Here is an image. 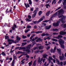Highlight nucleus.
<instances>
[{"label":"nucleus","mask_w":66,"mask_h":66,"mask_svg":"<svg viewBox=\"0 0 66 66\" xmlns=\"http://www.w3.org/2000/svg\"><path fill=\"white\" fill-rule=\"evenodd\" d=\"M26 44H27V43L26 42L23 43L22 44V45H21V46L22 47L23 46H25V45H26Z\"/></svg>","instance_id":"nucleus-26"},{"label":"nucleus","mask_w":66,"mask_h":66,"mask_svg":"<svg viewBox=\"0 0 66 66\" xmlns=\"http://www.w3.org/2000/svg\"><path fill=\"white\" fill-rule=\"evenodd\" d=\"M29 19H31V16L30 15H29L28 16Z\"/></svg>","instance_id":"nucleus-56"},{"label":"nucleus","mask_w":66,"mask_h":66,"mask_svg":"<svg viewBox=\"0 0 66 66\" xmlns=\"http://www.w3.org/2000/svg\"><path fill=\"white\" fill-rule=\"evenodd\" d=\"M35 35H33L30 38V39H32Z\"/></svg>","instance_id":"nucleus-44"},{"label":"nucleus","mask_w":66,"mask_h":66,"mask_svg":"<svg viewBox=\"0 0 66 66\" xmlns=\"http://www.w3.org/2000/svg\"><path fill=\"white\" fill-rule=\"evenodd\" d=\"M13 56V59L12 62V64H11V66H14V65H15V60H16L17 59V56H15V54H14Z\"/></svg>","instance_id":"nucleus-3"},{"label":"nucleus","mask_w":66,"mask_h":66,"mask_svg":"<svg viewBox=\"0 0 66 66\" xmlns=\"http://www.w3.org/2000/svg\"><path fill=\"white\" fill-rule=\"evenodd\" d=\"M41 35L42 36H45V34L43 33Z\"/></svg>","instance_id":"nucleus-51"},{"label":"nucleus","mask_w":66,"mask_h":66,"mask_svg":"<svg viewBox=\"0 0 66 66\" xmlns=\"http://www.w3.org/2000/svg\"><path fill=\"white\" fill-rule=\"evenodd\" d=\"M36 60H35V61H34V62L33 63V66H36Z\"/></svg>","instance_id":"nucleus-36"},{"label":"nucleus","mask_w":66,"mask_h":66,"mask_svg":"<svg viewBox=\"0 0 66 66\" xmlns=\"http://www.w3.org/2000/svg\"><path fill=\"white\" fill-rule=\"evenodd\" d=\"M56 62L58 63V65H60V66H63V62H60V61L58 59H56Z\"/></svg>","instance_id":"nucleus-6"},{"label":"nucleus","mask_w":66,"mask_h":66,"mask_svg":"<svg viewBox=\"0 0 66 66\" xmlns=\"http://www.w3.org/2000/svg\"><path fill=\"white\" fill-rule=\"evenodd\" d=\"M33 13L34 14H35L36 15V14H37V11H36L35 10L34 11Z\"/></svg>","instance_id":"nucleus-53"},{"label":"nucleus","mask_w":66,"mask_h":66,"mask_svg":"<svg viewBox=\"0 0 66 66\" xmlns=\"http://www.w3.org/2000/svg\"><path fill=\"white\" fill-rule=\"evenodd\" d=\"M36 44V43H35V41H34L32 43V46H33L35 44Z\"/></svg>","instance_id":"nucleus-55"},{"label":"nucleus","mask_w":66,"mask_h":66,"mask_svg":"<svg viewBox=\"0 0 66 66\" xmlns=\"http://www.w3.org/2000/svg\"><path fill=\"white\" fill-rule=\"evenodd\" d=\"M1 54V55L2 54L3 56H5V55H6V54H5V52H2V53Z\"/></svg>","instance_id":"nucleus-38"},{"label":"nucleus","mask_w":66,"mask_h":66,"mask_svg":"<svg viewBox=\"0 0 66 66\" xmlns=\"http://www.w3.org/2000/svg\"><path fill=\"white\" fill-rule=\"evenodd\" d=\"M30 40H31V41L32 40L31 42H34L35 40V38H34L32 39H30Z\"/></svg>","instance_id":"nucleus-49"},{"label":"nucleus","mask_w":66,"mask_h":66,"mask_svg":"<svg viewBox=\"0 0 66 66\" xmlns=\"http://www.w3.org/2000/svg\"><path fill=\"white\" fill-rule=\"evenodd\" d=\"M24 51L25 52H28L27 53H29V52H31V51H30V50H29L27 49L25 50H24Z\"/></svg>","instance_id":"nucleus-17"},{"label":"nucleus","mask_w":66,"mask_h":66,"mask_svg":"<svg viewBox=\"0 0 66 66\" xmlns=\"http://www.w3.org/2000/svg\"><path fill=\"white\" fill-rule=\"evenodd\" d=\"M66 64V61H65V62H64V63H63V65L64 66H65V65Z\"/></svg>","instance_id":"nucleus-61"},{"label":"nucleus","mask_w":66,"mask_h":66,"mask_svg":"<svg viewBox=\"0 0 66 66\" xmlns=\"http://www.w3.org/2000/svg\"><path fill=\"white\" fill-rule=\"evenodd\" d=\"M51 44V43L50 42H48V44H45V46H48Z\"/></svg>","instance_id":"nucleus-33"},{"label":"nucleus","mask_w":66,"mask_h":66,"mask_svg":"<svg viewBox=\"0 0 66 66\" xmlns=\"http://www.w3.org/2000/svg\"><path fill=\"white\" fill-rule=\"evenodd\" d=\"M61 8V7H58L57 9H56L55 10V11H57L59 10H60V9Z\"/></svg>","instance_id":"nucleus-54"},{"label":"nucleus","mask_w":66,"mask_h":66,"mask_svg":"<svg viewBox=\"0 0 66 66\" xmlns=\"http://www.w3.org/2000/svg\"><path fill=\"white\" fill-rule=\"evenodd\" d=\"M36 32H34V31H31V34H32V33H36Z\"/></svg>","instance_id":"nucleus-59"},{"label":"nucleus","mask_w":66,"mask_h":66,"mask_svg":"<svg viewBox=\"0 0 66 66\" xmlns=\"http://www.w3.org/2000/svg\"><path fill=\"white\" fill-rule=\"evenodd\" d=\"M26 57H27L26 59V61H27L28 60V59H29L30 58V56L29 55H26Z\"/></svg>","instance_id":"nucleus-32"},{"label":"nucleus","mask_w":66,"mask_h":66,"mask_svg":"<svg viewBox=\"0 0 66 66\" xmlns=\"http://www.w3.org/2000/svg\"><path fill=\"white\" fill-rule=\"evenodd\" d=\"M59 59L61 61H63L64 59V57H62L61 56H59Z\"/></svg>","instance_id":"nucleus-19"},{"label":"nucleus","mask_w":66,"mask_h":66,"mask_svg":"<svg viewBox=\"0 0 66 66\" xmlns=\"http://www.w3.org/2000/svg\"><path fill=\"white\" fill-rule=\"evenodd\" d=\"M58 31V29H56L53 28L52 29V31Z\"/></svg>","instance_id":"nucleus-43"},{"label":"nucleus","mask_w":66,"mask_h":66,"mask_svg":"<svg viewBox=\"0 0 66 66\" xmlns=\"http://www.w3.org/2000/svg\"><path fill=\"white\" fill-rule=\"evenodd\" d=\"M64 1L63 3V4L64 6V10H66V0H64Z\"/></svg>","instance_id":"nucleus-7"},{"label":"nucleus","mask_w":66,"mask_h":66,"mask_svg":"<svg viewBox=\"0 0 66 66\" xmlns=\"http://www.w3.org/2000/svg\"><path fill=\"white\" fill-rule=\"evenodd\" d=\"M48 60H53V59L52 57H49Z\"/></svg>","instance_id":"nucleus-48"},{"label":"nucleus","mask_w":66,"mask_h":66,"mask_svg":"<svg viewBox=\"0 0 66 66\" xmlns=\"http://www.w3.org/2000/svg\"><path fill=\"white\" fill-rule=\"evenodd\" d=\"M28 55V54H23L22 55H20V56H19L18 57V58H20V57H21V56H23V55Z\"/></svg>","instance_id":"nucleus-22"},{"label":"nucleus","mask_w":66,"mask_h":66,"mask_svg":"<svg viewBox=\"0 0 66 66\" xmlns=\"http://www.w3.org/2000/svg\"><path fill=\"white\" fill-rule=\"evenodd\" d=\"M31 47V44L29 45H28L27 46H26V49H28L29 50H30V49Z\"/></svg>","instance_id":"nucleus-10"},{"label":"nucleus","mask_w":66,"mask_h":66,"mask_svg":"<svg viewBox=\"0 0 66 66\" xmlns=\"http://www.w3.org/2000/svg\"><path fill=\"white\" fill-rule=\"evenodd\" d=\"M39 52H40L41 53H43V52H44V50H42L41 51H39Z\"/></svg>","instance_id":"nucleus-63"},{"label":"nucleus","mask_w":66,"mask_h":66,"mask_svg":"<svg viewBox=\"0 0 66 66\" xmlns=\"http://www.w3.org/2000/svg\"><path fill=\"white\" fill-rule=\"evenodd\" d=\"M58 33H54L53 34V35H58Z\"/></svg>","instance_id":"nucleus-58"},{"label":"nucleus","mask_w":66,"mask_h":66,"mask_svg":"<svg viewBox=\"0 0 66 66\" xmlns=\"http://www.w3.org/2000/svg\"><path fill=\"white\" fill-rule=\"evenodd\" d=\"M12 43H15V44H17V40H16L14 41V40L13 39H11V41H10Z\"/></svg>","instance_id":"nucleus-11"},{"label":"nucleus","mask_w":66,"mask_h":66,"mask_svg":"<svg viewBox=\"0 0 66 66\" xmlns=\"http://www.w3.org/2000/svg\"><path fill=\"white\" fill-rule=\"evenodd\" d=\"M60 35H64L66 34V32H64V31H61L60 32Z\"/></svg>","instance_id":"nucleus-8"},{"label":"nucleus","mask_w":66,"mask_h":66,"mask_svg":"<svg viewBox=\"0 0 66 66\" xmlns=\"http://www.w3.org/2000/svg\"><path fill=\"white\" fill-rule=\"evenodd\" d=\"M28 1L29 2V4H30V5H31L32 4V1L31 0H28Z\"/></svg>","instance_id":"nucleus-37"},{"label":"nucleus","mask_w":66,"mask_h":66,"mask_svg":"<svg viewBox=\"0 0 66 66\" xmlns=\"http://www.w3.org/2000/svg\"><path fill=\"white\" fill-rule=\"evenodd\" d=\"M45 16H44L42 17L41 18H40L39 20V21H40V22H41V21H42L43 19H45Z\"/></svg>","instance_id":"nucleus-16"},{"label":"nucleus","mask_w":66,"mask_h":66,"mask_svg":"<svg viewBox=\"0 0 66 66\" xmlns=\"http://www.w3.org/2000/svg\"><path fill=\"white\" fill-rule=\"evenodd\" d=\"M27 28H28V29H30V28H31V26L29 25H28L27 27Z\"/></svg>","instance_id":"nucleus-52"},{"label":"nucleus","mask_w":66,"mask_h":66,"mask_svg":"<svg viewBox=\"0 0 66 66\" xmlns=\"http://www.w3.org/2000/svg\"><path fill=\"white\" fill-rule=\"evenodd\" d=\"M53 26L54 27H57L59 26V21H57L56 23L54 22L53 24Z\"/></svg>","instance_id":"nucleus-4"},{"label":"nucleus","mask_w":66,"mask_h":66,"mask_svg":"<svg viewBox=\"0 0 66 66\" xmlns=\"http://www.w3.org/2000/svg\"><path fill=\"white\" fill-rule=\"evenodd\" d=\"M24 4L26 7L27 8H28V7H30V5H29V4H27H27L26 3H24Z\"/></svg>","instance_id":"nucleus-18"},{"label":"nucleus","mask_w":66,"mask_h":66,"mask_svg":"<svg viewBox=\"0 0 66 66\" xmlns=\"http://www.w3.org/2000/svg\"><path fill=\"white\" fill-rule=\"evenodd\" d=\"M60 45L61 48H62V49H64L65 48V46H64V45H63V44H61Z\"/></svg>","instance_id":"nucleus-27"},{"label":"nucleus","mask_w":66,"mask_h":66,"mask_svg":"<svg viewBox=\"0 0 66 66\" xmlns=\"http://www.w3.org/2000/svg\"><path fill=\"white\" fill-rule=\"evenodd\" d=\"M51 20H45L43 21V22H48L49 21H50Z\"/></svg>","instance_id":"nucleus-41"},{"label":"nucleus","mask_w":66,"mask_h":66,"mask_svg":"<svg viewBox=\"0 0 66 66\" xmlns=\"http://www.w3.org/2000/svg\"><path fill=\"white\" fill-rule=\"evenodd\" d=\"M39 48V50H41L42 49H43V48H44V46H39L38 47Z\"/></svg>","instance_id":"nucleus-24"},{"label":"nucleus","mask_w":66,"mask_h":66,"mask_svg":"<svg viewBox=\"0 0 66 66\" xmlns=\"http://www.w3.org/2000/svg\"><path fill=\"white\" fill-rule=\"evenodd\" d=\"M50 11H49L46 13V16H48L49 15V14H50Z\"/></svg>","instance_id":"nucleus-25"},{"label":"nucleus","mask_w":66,"mask_h":66,"mask_svg":"<svg viewBox=\"0 0 66 66\" xmlns=\"http://www.w3.org/2000/svg\"><path fill=\"white\" fill-rule=\"evenodd\" d=\"M38 8H36L35 11H36V12H37L38 11Z\"/></svg>","instance_id":"nucleus-64"},{"label":"nucleus","mask_w":66,"mask_h":66,"mask_svg":"<svg viewBox=\"0 0 66 66\" xmlns=\"http://www.w3.org/2000/svg\"><path fill=\"white\" fill-rule=\"evenodd\" d=\"M16 40H20L21 39V38H19V37L18 36H17L16 37Z\"/></svg>","instance_id":"nucleus-40"},{"label":"nucleus","mask_w":66,"mask_h":66,"mask_svg":"<svg viewBox=\"0 0 66 66\" xmlns=\"http://www.w3.org/2000/svg\"><path fill=\"white\" fill-rule=\"evenodd\" d=\"M54 38H56V39H59V35L58 36H57L56 37H54Z\"/></svg>","instance_id":"nucleus-50"},{"label":"nucleus","mask_w":66,"mask_h":66,"mask_svg":"<svg viewBox=\"0 0 66 66\" xmlns=\"http://www.w3.org/2000/svg\"><path fill=\"white\" fill-rule=\"evenodd\" d=\"M57 50L58 51V52L59 54V55H61V54H62V53H61V51L58 48H57Z\"/></svg>","instance_id":"nucleus-13"},{"label":"nucleus","mask_w":66,"mask_h":66,"mask_svg":"<svg viewBox=\"0 0 66 66\" xmlns=\"http://www.w3.org/2000/svg\"><path fill=\"white\" fill-rule=\"evenodd\" d=\"M45 6H46V7L47 8V9H48V6H49V7H50V5H49V4H47L45 5Z\"/></svg>","instance_id":"nucleus-34"},{"label":"nucleus","mask_w":66,"mask_h":66,"mask_svg":"<svg viewBox=\"0 0 66 66\" xmlns=\"http://www.w3.org/2000/svg\"><path fill=\"white\" fill-rule=\"evenodd\" d=\"M33 22L34 24H37V23H38L39 22H40L39 20L38 21H33Z\"/></svg>","instance_id":"nucleus-15"},{"label":"nucleus","mask_w":66,"mask_h":66,"mask_svg":"<svg viewBox=\"0 0 66 66\" xmlns=\"http://www.w3.org/2000/svg\"><path fill=\"white\" fill-rule=\"evenodd\" d=\"M58 16L59 18H62L59 19V21H61V22L62 23H65V22H64V21L65 19V18H66V16H64V15L62 14V13L64 12L63 10L62 9H61L59 10L58 12L55 13L54 14H53L52 16L53 18L55 17H56V16H57V14H58Z\"/></svg>","instance_id":"nucleus-1"},{"label":"nucleus","mask_w":66,"mask_h":66,"mask_svg":"<svg viewBox=\"0 0 66 66\" xmlns=\"http://www.w3.org/2000/svg\"><path fill=\"white\" fill-rule=\"evenodd\" d=\"M38 63H40L42 61V60H40V57H39L38 59Z\"/></svg>","instance_id":"nucleus-20"},{"label":"nucleus","mask_w":66,"mask_h":66,"mask_svg":"<svg viewBox=\"0 0 66 66\" xmlns=\"http://www.w3.org/2000/svg\"><path fill=\"white\" fill-rule=\"evenodd\" d=\"M32 61H31L30 62H29L28 63V64L29 65L28 66H31V65H32Z\"/></svg>","instance_id":"nucleus-29"},{"label":"nucleus","mask_w":66,"mask_h":66,"mask_svg":"<svg viewBox=\"0 0 66 66\" xmlns=\"http://www.w3.org/2000/svg\"><path fill=\"white\" fill-rule=\"evenodd\" d=\"M39 50H38L35 51V53H39Z\"/></svg>","instance_id":"nucleus-57"},{"label":"nucleus","mask_w":66,"mask_h":66,"mask_svg":"<svg viewBox=\"0 0 66 66\" xmlns=\"http://www.w3.org/2000/svg\"><path fill=\"white\" fill-rule=\"evenodd\" d=\"M26 49V47H20L19 48V50H25Z\"/></svg>","instance_id":"nucleus-12"},{"label":"nucleus","mask_w":66,"mask_h":66,"mask_svg":"<svg viewBox=\"0 0 66 66\" xmlns=\"http://www.w3.org/2000/svg\"><path fill=\"white\" fill-rule=\"evenodd\" d=\"M51 28V25H50L48 27V26L45 27V29L46 30H49Z\"/></svg>","instance_id":"nucleus-14"},{"label":"nucleus","mask_w":66,"mask_h":66,"mask_svg":"<svg viewBox=\"0 0 66 66\" xmlns=\"http://www.w3.org/2000/svg\"><path fill=\"white\" fill-rule=\"evenodd\" d=\"M27 36H22V38L23 39H26V38H27Z\"/></svg>","instance_id":"nucleus-47"},{"label":"nucleus","mask_w":66,"mask_h":66,"mask_svg":"<svg viewBox=\"0 0 66 66\" xmlns=\"http://www.w3.org/2000/svg\"><path fill=\"white\" fill-rule=\"evenodd\" d=\"M52 40L53 41H54V42H58V40H57V39L54 38L52 39Z\"/></svg>","instance_id":"nucleus-39"},{"label":"nucleus","mask_w":66,"mask_h":66,"mask_svg":"<svg viewBox=\"0 0 66 66\" xmlns=\"http://www.w3.org/2000/svg\"><path fill=\"white\" fill-rule=\"evenodd\" d=\"M58 37L59 38H63V36L60 35H59Z\"/></svg>","instance_id":"nucleus-60"},{"label":"nucleus","mask_w":66,"mask_h":66,"mask_svg":"<svg viewBox=\"0 0 66 66\" xmlns=\"http://www.w3.org/2000/svg\"><path fill=\"white\" fill-rule=\"evenodd\" d=\"M43 32L42 31H39L36 32V34H38V33H42Z\"/></svg>","instance_id":"nucleus-42"},{"label":"nucleus","mask_w":66,"mask_h":66,"mask_svg":"<svg viewBox=\"0 0 66 66\" xmlns=\"http://www.w3.org/2000/svg\"><path fill=\"white\" fill-rule=\"evenodd\" d=\"M14 26H12V30L13 31H14V30H15V28H17V26H16V25L14 24Z\"/></svg>","instance_id":"nucleus-9"},{"label":"nucleus","mask_w":66,"mask_h":66,"mask_svg":"<svg viewBox=\"0 0 66 66\" xmlns=\"http://www.w3.org/2000/svg\"><path fill=\"white\" fill-rule=\"evenodd\" d=\"M11 39H8L7 40L8 42H10L11 41Z\"/></svg>","instance_id":"nucleus-62"},{"label":"nucleus","mask_w":66,"mask_h":66,"mask_svg":"<svg viewBox=\"0 0 66 66\" xmlns=\"http://www.w3.org/2000/svg\"><path fill=\"white\" fill-rule=\"evenodd\" d=\"M51 39V38L49 37H47V38H44V39L45 40H46V39Z\"/></svg>","instance_id":"nucleus-28"},{"label":"nucleus","mask_w":66,"mask_h":66,"mask_svg":"<svg viewBox=\"0 0 66 66\" xmlns=\"http://www.w3.org/2000/svg\"><path fill=\"white\" fill-rule=\"evenodd\" d=\"M9 12L11 14H13V11H12V9H10L9 10Z\"/></svg>","instance_id":"nucleus-35"},{"label":"nucleus","mask_w":66,"mask_h":66,"mask_svg":"<svg viewBox=\"0 0 66 66\" xmlns=\"http://www.w3.org/2000/svg\"><path fill=\"white\" fill-rule=\"evenodd\" d=\"M30 31V29H27V30H26L25 31V33H28V31Z\"/></svg>","instance_id":"nucleus-46"},{"label":"nucleus","mask_w":66,"mask_h":66,"mask_svg":"<svg viewBox=\"0 0 66 66\" xmlns=\"http://www.w3.org/2000/svg\"><path fill=\"white\" fill-rule=\"evenodd\" d=\"M36 15V14H34L32 15V18H34L35 16Z\"/></svg>","instance_id":"nucleus-45"},{"label":"nucleus","mask_w":66,"mask_h":66,"mask_svg":"<svg viewBox=\"0 0 66 66\" xmlns=\"http://www.w3.org/2000/svg\"><path fill=\"white\" fill-rule=\"evenodd\" d=\"M58 16L59 18H62L59 19V21H61V22L62 23H65V22H64V21L65 19V18H66V16H64V15L62 14V13L64 12L63 10L62 9H61L59 10L58 12L55 13L54 14H53L52 16L53 18L55 17H56V16H57V14H58Z\"/></svg>","instance_id":"nucleus-2"},{"label":"nucleus","mask_w":66,"mask_h":66,"mask_svg":"<svg viewBox=\"0 0 66 66\" xmlns=\"http://www.w3.org/2000/svg\"><path fill=\"white\" fill-rule=\"evenodd\" d=\"M5 39H8L10 38V37L8 36H5Z\"/></svg>","instance_id":"nucleus-31"},{"label":"nucleus","mask_w":66,"mask_h":66,"mask_svg":"<svg viewBox=\"0 0 66 66\" xmlns=\"http://www.w3.org/2000/svg\"><path fill=\"white\" fill-rule=\"evenodd\" d=\"M43 12L41 11H40L38 13V14L39 16H40L42 14V13Z\"/></svg>","instance_id":"nucleus-30"},{"label":"nucleus","mask_w":66,"mask_h":66,"mask_svg":"<svg viewBox=\"0 0 66 66\" xmlns=\"http://www.w3.org/2000/svg\"><path fill=\"white\" fill-rule=\"evenodd\" d=\"M58 42H59L60 45H62L64 44V41H63L61 38H60V40H58Z\"/></svg>","instance_id":"nucleus-5"},{"label":"nucleus","mask_w":66,"mask_h":66,"mask_svg":"<svg viewBox=\"0 0 66 66\" xmlns=\"http://www.w3.org/2000/svg\"><path fill=\"white\" fill-rule=\"evenodd\" d=\"M18 52L19 54H20V53H21V54H24L25 53H27V52H22V51H18Z\"/></svg>","instance_id":"nucleus-21"},{"label":"nucleus","mask_w":66,"mask_h":66,"mask_svg":"<svg viewBox=\"0 0 66 66\" xmlns=\"http://www.w3.org/2000/svg\"><path fill=\"white\" fill-rule=\"evenodd\" d=\"M43 57H44V58H46L47 56H48V55H47V54H43Z\"/></svg>","instance_id":"nucleus-23"}]
</instances>
